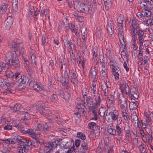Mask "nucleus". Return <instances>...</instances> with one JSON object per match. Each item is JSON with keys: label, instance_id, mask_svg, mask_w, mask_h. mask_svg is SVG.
I'll list each match as a JSON object with an SVG mask.
<instances>
[{"label": "nucleus", "instance_id": "f257e3e1", "mask_svg": "<svg viewBox=\"0 0 153 153\" xmlns=\"http://www.w3.org/2000/svg\"><path fill=\"white\" fill-rule=\"evenodd\" d=\"M93 97L90 96L87 97V93L86 91H85L84 94L83 92L82 93V100L78 99L77 101H79L84 104H85L93 113H94L100 106L101 100L100 97L97 95L95 96L94 95V97Z\"/></svg>", "mask_w": 153, "mask_h": 153}, {"label": "nucleus", "instance_id": "f03ea898", "mask_svg": "<svg viewBox=\"0 0 153 153\" xmlns=\"http://www.w3.org/2000/svg\"><path fill=\"white\" fill-rule=\"evenodd\" d=\"M35 127L36 128L34 132L32 129L30 128L25 130L24 128H20V131L23 134H27L30 137L35 139L37 141L40 142L39 140L41 139V132L43 131L46 133L49 130L50 127L46 123L44 125L43 128L41 125L39 123L36 124Z\"/></svg>", "mask_w": 153, "mask_h": 153}, {"label": "nucleus", "instance_id": "7ed1b4c3", "mask_svg": "<svg viewBox=\"0 0 153 153\" xmlns=\"http://www.w3.org/2000/svg\"><path fill=\"white\" fill-rule=\"evenodd\" d=\"M120 124V123L119 124H117L115 129L112 123L109 124L108 128V132L110 134L114 136H122L123 131L125 130L126 126H123Z\"/></svg>", "mask_w": 153, "mask_h": 153}, {"label": "nucleus", "instance_id": "20e7f679", "mask_svg": "<svg viewBox=\"0 0 153 153\" xmlns=\"http://www.w3.org/2000/svg\"><path fill=\"white\" fill-rule=\"evenodd\" d=\"M79 102L76 103V112L75 113L74 118L75 122H79L80 120V118L82 114H84L85 111V107L84 104L78 101Z\"/></svg>", "mask_w": 153, "mask_h": 153}, {"label": "nucleus", "instance_id": "39448f33", "mask_svg": "<svg viewBox=\"0 0 153 153\" xmlns=\"http://www.w3.org/2000/svg\"><path fill=\"white\" fill-rule=\"evenodd\" d=\"M60 82L65 88L69 90L71 88L72 85L70 82L69 77L66 71L64 72V76L61 77Z\"/></svg>", "mask_w": 153, "mask_h": 153}, {"label": "nucleus", "instance_id": "423d86ee", "mask_svg": "<svg viewBox=\"0 0 153 153\" xmlns=\"http://www.w3.org/2000/svg\"><path fill=\"white\" fill-rule=\"evenodd\" d=\"M31 144L28 140L23 138L20 136V153H26L27 149L26 147Z\"/></svg>", "mask_w": 153, "mask_h": 153}, {"label": "nucleus", "instance_id": "0eeeda50", "mask_svg": "<svg viewBox=\"0 0 153 153\" xmlns=\"http://www.w3.org/2000/svg\"><path fill=\"white\" fill-rule=\"evenodd\" d=\"M28 82L30 86L33 88L34 90L37 91H45V88L40 83L35 82L34 80L30 79L28 80Z\"/></svg>", "mask_w": 153, "mask_h": 153}, {"label": "nucleus", "instance_id": "6e6552de", "mask_svg": "<svg viewBox=\"0 0 153 153\" xmlns=\"http://www.w3.org/2000/svg\"><path fill=\"white\" fill-rule=\"evenodd\" d=\"M33 108L38 110L39 113L43 115H48L52 113L49 109H45L43 105H42L41 102L34 105Z\"/></svg>", "mask_w": 153, "mask_h": 153}, {"label": "nucleus", "instance_id": "1a4fd4ad", "mask_svg": "<svg viewBox=\"0 0 153 153\" xmlns=\"http://www.w3.org/2000/svg\"><path fill=\"white\" fill-rule=\"evenodd\" d=\"M9 63L5 64L3 62H0V73L1 71L5 67H7V66H10V62L15 67H16L19 63V61L18 57L17 59H16L14 60V59H10L9 60Z\"/></svg>", "mask_w": 153, "mask_h": 153}, {"label": "nucleus", "instance_id": "9d476101", "mask_svg": "<svg viewBox=\"0 0 153 153\" xmlns=\"http://www.w3.org/2000/svg\"><path fill=\"white\" fill-rule=\"evenodd\" d=\"M120 89L123 94L128 95L129 93V88L128 85V81H123L120 84Z\"/></svg>", "mask_w": 153, "mask_h": 153}, {"label": "nucleus", "instance_id": "9b49d317", "mask_svg": "<svg viewBox=\"0 0 153 153\" xmlns=\"http://www.w3.org/2000/svg\"><path fill=\"white\" fill-rule=\"evenodd\" d=\"M119 115V112L117 110H114L110 111L109 113V115L111 119L108 118L107 121L108 122H110L111 120L113 121H116L118 120Z\"/></svg>", "mask_w": 153, "mask_h": 153}, {"label": "nucleus", "instance_id": "f8f14e48", "mask_svg": "<svg viewBox=\"0 0 153 153\" xmlns=\"http://www.w3.org/2000/svg\"><path fill=\"white\" fill-rule=\"evenodd\" d=\"M74 9L78 12H82L85 4L84 3L79 1L78 0H76L74 1Z\"/></svg>", "mask_w": 153, "mask_h": 153}, {"label": "nucleus", "instance_id": "ddd939ff", "mask_svg": "<svg viewBox=\"0 0 153 153\" xmlns=\"http://www.w3.org/2000/svg\"><path fill=\"white\" fill-rule=\"evenodd\" d=\"M83 10L82 12H84L86 14H92L94 12V10L91 7V4L88 3V5L84 4Z\"/></svg>", "mask_w": 153, "mask_h": 153}, {"label": "nucleus", "instance_id": "4468645a", "mask_svg": "<svg viewBox=\"0 0 153 153\" xmlns=\"http://www.w3.org/2000/svg\"><path fill=\"white\" fill-rule=\"evenodd\" d=\"M144 116L146 117V121L147 124L149 125H151L152 123L151 117L153 116V114L152 113L149 111H145Z\"/></svg>", "mask_w": 153, "mask_h": 153}, {"label": "nucleus", "instance_id": "2eb2a0df", "mask_svg": "<svg viewBox=\"0 0 153 153\" xmlns=\"http://www.w3.org/2000/svg\"><path fill=\"white\" fill-rule=\"evenodd\" d=\"M121 111L122 113V115L125 120H127V115L126 110L127 108V104L121 105H120Z\"/></svg>", "mask_w": 153, "mask_h": 153}, {"label": "nucleus", "instance_id": "dca6fc26", "mask_svg": "<svg viewBox=\"0 0 153 153\" xmlns=\"http://www.w3.org/2000/svg\"><path fill=\"white\" fill-rule=\"evenodd\" d=\"M110 68H111L112 73L114 76V79L116 80L118 79L119 74L121 72L120 70L116 68L114 65H111Z\"/></svg>", "mask_w": 153, "mask_h": 153}, {"label": "nucleus", "instance_id": "f3484780", "mask_svg": "<svg viewBox=\"0 0 153 153\" xmlns=\"http://www.w3.org/2000/svg\"><path fill=\"white\" fill-rule=\"evenodd\" d=\"M102 69L100 72V75L102 79L107 78L106 65H101Z\"/></svg>", "mask_w": 153, "mask_h": 153}, {"label": "nucleus", "instance_id": "a211bd4d", "mask_svg": "<svg viewBox=\"0 0 153 153\" xmlns=\"http://www.w3.org/2000/svg\"><path fill=\"white\" fill-rule=\"evenodd\" d=\"M96 81H93L91 85V95L92 97H94V95L96 96L97 95L100 97V95L97 93V89L96 88Z\"/></svg>", "mask_w": 153, "mask_h": 153}, {"label": "nucleus", "instance_id": "6ab92c4d", "mask_svg": "<svg viewBox=\"0 0 153 153\" xmlns=\"http://www.w3.org/2000/svg\"><path fill=\"white\" fill-rule=\"evenodd\" d=\"M130 27L132 30V31L139 29V24L134 18H132Z\"/></svg>", "mask_w": 153, "mask_h": 153}, {"label": "nucleus", "instance_id": "aec40b11", "mask_svg": "<svg viewBox=\"0 0 153 153\" xmlns=\"http://www.w3.org/2000/svg\"><path fill=\"white\" fill-rule=\"evenodd\" d=\"M59 92L61 96L65 100L66 102H68L69 100L70 94L68 92H64L62 90H59Z\"/></svg>", "mask_w": 153, "mask_h": 153}, {"label": "nucleus", "instance_id": "412c9836", "mask_svg": "<svg viewBox=\"0 0 153 153\" xmlns=\"http://www.w3.org/2000/svg\"><path fill=\"white\" fill-rule=\"evenodd\" d=\"M90 75L93 81H95L97 75V71L95 66H92L90 70Z\"/></svg>", "mask_w": 153, "mask_h": 153}, {"label": "nucleus", "instance_id": "4be33fe9", "mask_svg": "<svg viewBox=\"0 0 153 153\" xmlns=\"http://www.w3.org/2000/svg\"><path fill=\"white\" fill-rule=\"evenodd\" d=\"M128 95L129 96V99L131 100L137 99L139 97V93L136 90L134 91H130Z\"/></svg>", "mask_w": 153, "mask_h": 153}, {"label": "nucleus", "instance_id": "5701e85b", "mask_svg": "<svg viewBox=\"0 0 153 153\" xmlns=\"http://www.w3.org/2000/svg\"><path fill=\"white\" fill-rule=\"evenodd\" d=\"M131 34L132 36H135L136 35H137L138 38H139L143 37L144 35V33L143 30L139 28L137 30L132 31Z\"/></svg>", "mask_w": 153, "mask_h": 153}, {"label": "nucleus", "instance_id": "b1692460", "mask_svg": "<svg viewBox=\"0 0 153 153\" xmlns=\"http://www.w3.org/2000/svg\"><path fill=\"white\" fill-rule=\"evenodd\" d=\"M21 120H23L25 123H27L28 121L30 119L29 114L27 112L23 113L21 115ZM21 121H22L21 120Z\"/></svg>", "mask_w": 153, "mask_h": 153}, {"label": "nucleus", "instance_id": "393cba45", "mask_svg": "<svg viewBox=\"0 0 153 153\" xmlns=\"http://www.w3.org/2000/svg\"><path fill=\"white\" fill-rule=\"evenodd\" d=\"M23 43V42H22V43H20V48L21 47L22 48L21 52L22 53V56L23 57V60L25 62V64L26 65L25 66H27L28 67V63L29 62L27 59L26 58V54H24L25 50L24 48H23L24 47V45Z\"/></svg>", "mask_w": 153, "mask_h": 153}, {"label": "nucleus", "instance_id": "a878e982", "mask_svg": "<svg viewBox=\"0 0 153 153\" xmlns=\"http://www.w3.org/2000/svg\"><path fill=\"white\" fill-rule=\"evenodd\" d=\"M64 42L65 46L69 51L71 50L74 48V44L72 42L66 40L65 41H64Z\"/></svg>", "mask_w": 153, "mask_h": 153}, {"label": "nucleus", "instance_id": "bb28decb", "mask_svg": "<svg viewBox=\"0 0 153 153\" xmlns=\"http://www.w3.org/2000/svg\"><path fill=\"white\" fill-rule=\"evenodd\" d=\"M11 46L13 48L14 51L16 55H18L19 54V44L16 42H13L10 44Z\"/></svg>", "mask_w": 153, "mask_h": 153}, {"label": "nucleus", "instance_id": "cd10ccee", "mask_svg": "<svg viewBox=\"0 0 153 153\" xmlns=\"http://www.w3.org/2000/svg\"><path fill=\"white\" fill-rule=\"evenodd\" d=\"M118 37L120 44H122V47L125 48L126 46L125 45L124 40V34L123 33H118Z\"/></svg>", "mask_w": 153, "mask_h": 153}, {"label": "nucleus", "instance_id": "c85d7f7f", "mask_svg": "<svg viewBox=\"0 0 153 153\" xmlns=\"http://www.w3.org/2000/svg\"><path fill=\"white\" fill-rule=\"evenodd\" d=\"M137 146L139 148L140 153H147L146 146L143 143L140 142L139 145L137 144Z\"/></svg>", "mask_w": 153, "mask_h": 153}, {"label": "nucleus", "instance_id": "c756f323", "mask_svg": "<svg viewBox=\"0 0 153 153\" xmlns=\"http://www.w3.org/2000/svg\"><path fill=\"white\" fill-rule=\"evenodd\" d=\"M92 54L93 56V59L94 60L97 59V57L98 56L97 51L98 49L97 46L96 45H94L92 47Z\"/></svg>", "mask_w": 153, "mask_h": 153}, {"label": "nucleus", "instance_id": "7c9ffc66", "mask_svg": "<svg viewBox=\"0 0 153 153\" xmlns=\"http://www.w3.org/2000/svg\"><path fill=\"white\" fill-rule=\"evenodd\" d=\"M13 65L10 62V66H7V67H6L7 69L5 71V76H7V78H10L11 77H12L13 76V74L11 72V71L10 70V67H11V65Z\"/></svg>", "mask_w": 153, "mask_h": 153}, {"label": "nucleus", "instance_id": "2f4dec72", "mask_svg": "<svg viewBox=\"0 0 153 153\" xmlns=\"http://www.w3.org/2000/svg\"><path fill=\"white\" fill-rule=\"evenodd\" d=\"M139 105L137 101L131 102L129 103V108L130 110H133L136 109Z\"/></svg>", "mask_w": 153, "mask_h": 153}, {"label": "nucleus", "instance_id": "473e14b6", "mask_svg": "<svg viewBox=\"0 0 153 153\" xmlns=\"http://www.w3.org/2000/svg\"><path fill=\"white\" fill-rule=\"evenodd\" d=\"M87 28L85 27H83L80 28L82 35V39L84 41H85L86 38L87 37V32L86 31Z\"/></svg>", "mask_w": 153, "mask_h": 153}, {"label": "nucleus", "instance_id": "72a5a7b5", "mask_svg": "<svg viewBox=\"0 0 153 153\" xmlns=\"http://www.w3.org/2000/svg\"><path fill=\"white\" fill-rule=\"evenodd\" d=\"M124 131L126 132L125 136L126 139H129L131 138V134L130 131V128L129 126L128 125L127 126L125 127V130Z\"/></svg>", "mask_w": 153, "mask_h": 153}, {"label": "nucleus", "instance_id": "f704fd0d", "mask_svg": "<svg viewBox=\"0 0 153 153\" xmlns=\"http://www.w3.org/2000/svg\"><path fill=\"white\" fill-rule=\"evenodd\" d=\"M46 100H49L50 102H56L57 101V98L55 94H53L50 97H46Z\"/></svg>", "mask_w": 153, "mask_h": 153}, {"label": "nucleus", "instance_id": "c9c22d12", "mask_svg": "<svg viewBox=\"0 0 153 153\" xmlns=\"http://www.w3.org/2000/svg\"><path fill=\"white\" fill-rule=\"evenodd\" d=\"M141 137L145 143L147 142L148 141L149 143V142L152 141L153 140V137L151 135H150V139H149L148 136L146 134Z\"/></svg>", "mask_w": 153, "mask_h": 153}, {"label": "nucleus", "instance_id": "e433bc0d", "mask_svg": "<svg viewBox=\"0 0 153 153\" xmlns=\"http://www.w3.org/2000/svg\"><path fill=\"white\" fill-rule=\"evenodd\" d=\"M88 146L87 143L85 142L83 143L81 145L80 148L81 153H85L88 150Z\"/></svg>", "mask_w": 153, "mask_h": 153}, {"label": "nucleus", "instance_id": "4c0bfd02", "mask_svg": "<svg viewBox=\"0 0 153 153\" xmlns=\"http://www.w3.org/2000/svg\"><path fill=\"white\" fill-rule=\"evenodd\" d=\"M62 140L61 139H57V141L58 142L57 144H59L60 146L62 147L63 148V146L65 145L66 144V143H67L68 142H69V140H68L67 138H65L60 143L59 142L61 141Z\"/></svg>", "mask_w": 153, "mask_h": 153}, {"label": "nucleus", "instance_id": "58836bf2", "mask_svg": "<svg viewBox=\"0 0 153 153\" xmlns=\"http://www.w3.org/2000/svg\"><path fill=\"white\" fill-rule=\"evenodd\" d=\"M105 5V9L106 10H108L111 6V0H103Z\"/></svg>", "mask_w": 153, "mask_h": 153}, {"label": "nucleus", "instance_id": "ea45409f", "mask_svg": "<svg viewBox=\"0 0 153 153\" xmlns=\"http://www.w3.org/2000/svg\"><path fill=\"white\" fill-rule=\"evenodd\" d=\"M8 5L6 3H3L1 5L0 7V13L4 14L7 11V8Z\"/></svg>", "mask_w": 153, "mask_h": 153}, {"label": "nucleus", "instance_id": "a19ab883", "mask_svg": "<svg viewBox=\"0 0 153 153\" xmlns=\"http://www.w3.org/2000/svg\"><path fill=\"white\" fill-rule=\"evenodd\" d=\"M114 94L113 96L112 95H110L108 97V104L107 105V106L108 107V105H113L115 102L116 99L114 98Z\"/></svg>", "mask_w": 153, "mask_h": 153}, {"label": "nucleus", "instance_id": "79ce46f5", "mask_svg": "<svg viewBox=\"0 0 153 153\" xmlns=\"http://www.w3.org/2000/svg\"><path fill=\"white\" fill-rule=\"evenodd\" d=\"M18 0H13L12 5L13 7V10L14 12H16L17 11L18 6Z\"/></svg>", "mask_w": 153, "mask_h": 153}, {"label": "nucleus", "instance_id": "37998d69", "mask_svg": "<svg viewBox=\"0 0 153 153\" xmlns=\"http://www.w3.org/2000/svg\"><path fill=\"white\" fill-rule=\"evenodd\" d=\"M131 121L132 122L135 123H137V126L138 128L139 127L138 119L137 116L136 114L133 115L131 116Z\"/></svg>", "mask_w": 153, "mask_h": 153}, {"label": "nucleus", "instance_id": "c03bdc74", "mask_svg": "<svg viewBox=\"0 0 153 153\" xmlns=\"http://www.w3.org/2000/svg\"><path fill=\"white\" fill-rule=\"evenodd\" d=\"M142 12L143 14V17L145 16L149 17L151 14V12L147 9H143L142 10Z\"/></svg>", "mask_w": 153, "mask_h": 153}, {"label": "nucleus", "instance_id": "a18cd8bd", "mask_svg": "<svg viewBox=\"0 0 153 153\" xmlns=\"http://www.w3.org/2000/svg\"><path fill=\"white\" fill-rule=\"evenodd\" d=\"M144 47H139L138 58L141 61H143V50Z\"/></svg>", "mask_w": 153, "mask_h": 153}, {"label": "nucleus", "instance_id": "49530a36", "mask_svg": "<svg viewBox=\"0 0 153 153\" xmlns=\"http://www.w3.org/2000/svg\"><path fill=\"white\" fill-rule=\"evenodd\" d=\"M26 79V77L24 75L22 76L20 80L21 79V82L20 83V87L22 86V84H24V85L23 86V87L21 88V89H24L25 88V80Z\"/></svg>", "mask_w": 153, "mask_h": 153}, {"label": "nucleus", "instance_id": "de8ad7c7", "mask_svg": "<svg viewBox=\"0 0 153 153\" xmlns=\"http://www.w3.org/2000/svg\"><path fill=\"white\" fill-rule=\"evenodd\" d=\"M97 126H97L96 123L93 122L89 123L88 126V128L93 130H94Z\"/></svg>", "mask_w": 153, "mask_h": 153}, {"label": "nucleus", "instance_id": "09e8293b", "mask_svg": "<svg viewBox=\"0 0 153 153\" xmlns=\"http://www.w3.org/2000/svg\"><path fill=\"white\" fill-rule=\"evenodd\" d=\"M105 151V148L101 144L99 145L97 149V153H104Z\"/></svg>", "mask_w": 153, "mask_h": 153}, {"label": "nucleus", "instance_id": "8fccbe9b", "mask_svg": "<svg viewBox=\"0 0 153 153\" xmlns=\"http://www.w3.org/2000/svg\"><path fill=\"white\" fill-rule=\"evenodd\" d=\"M105 108L101 107L99 109V114L101 117H104L105 115Z\"/></svg>", "mask_w": 153, "mask_h": 153}, {"label": "nucleus", "instance_id": "3c124183", "mask_svg": "<svg viewBox=\"0 0 153 153\" xmlns=\"http://www.w3.org/2000/svg\"><path fill=\"white\" fill-rule=\"evenodd\" d=\"M117 22L119 25L122 26L123 24V22L124 20L123 16L120 15L117 18Z\"/></svg>", "mask_w": 153, "mask_h": 153}, {"label": "nucleus", "instance_id": "603ef678", "mask_svg": "<svg viewBox=\"0 0 153 153\" xmlns=\"http://www.w3.org/2000/svg\"><path fill=\"white\" fill-rule=\"evenodd\" d=\"M144 23L148 26H152L153 25V18H150L144 21Z\"/></svg>", "mask_w": 153, "mask_h": 153}, {"label": "nucleus", "instance_id": "864d4df0", "mask_svg": "<svg viewBox=\"0 0 153 153\" xmlns=\"http://www.w3.org/2000/svg\"><path fill=\"white\" fill-rule=\"evenodd\" d=\"M71 28L70 30L71 31L75 33V35H76L78 33V30L77 28H76L75 26L72 24H71Z\"/></svg>", "mask_w": 153, "mask_h": 153}, {"label": "nucleus", "instance_id": "5fc2aeb1", "mask_svg": "<svg viewBox=\"0 0 153 153\" xmlns=\"http://www.w3.org/2000/svg\"><path fill=\"white\" fill-rule=\"evenodd\" d=\"M69 74L71 79L77 77L74 69L73 68L69 70Z\"/></svg>", "mask_w": 153, "mask_h": 153}, {"label": "nucleus", "instance_id": "6e6d98bb", "mask_svg": "<svg viewBox=\"0 0 153 153\" xmlns=\"http://www.w3.org/2000/svg\"><path fill=\"white\" fill-rule=\"evenodd\" d=\"M77 136L79 138L83 140H85L86 138L85 134L82 132H77Z\"/></svg>", "mask_w": 153, "mask_h": 153}, {"label": "nucleus", "instance_id": "4d7b16f0", "mask_svg": "<svg viewBox=\"0 0 153 153\" xmlns=\"http://www.w3.org/2000/svg\"><path fill=\"white\" fill-rule=\"evenodd\" d=\"M138 42L139 45V47H144L143 43L145 40L143 38V36L138 38Z\"/></svg>", "mask_w": 153, "mask_h": 153}, {"label": "nucleus", "instance_id": "13d9d810", "mask_svg": "<svg viewBox=\"0 0 153 153\" xmlns=\"http://www.w3.org/2000/svg\"><path fill=\"white\" fill-rule=\"evenodd\" d=\"M119 102L120 103V105L127 104L126 99L123 96L122 97H120L119 99Z\"/></svg>", "mask_w": 153, "mask_h": 153}, {"label": "nucleus", "instance_id": "bf43d9fd", "mask_svg": "<svg viewBox=\"0 0 153 153\" xmlns=\"http://www.w3.org/2000/svg\"><path fill=\"white\" fill-rule=\"evenodd\" d=\"M94 129V133L96 136L99 137L100 135V127L99 126H98L96 127V128Z\"/></svg>", "mask_w": 153, "mask_h": 153}, {"label": "nucleus", "instance_id": "052dcab7", "mask_svg": "<svg viewBox=\"0 0 153 153\" xmlns=\"http://www.w3.org/2000/svg\"><path fill=\"white\" fill-rule=\"evenodd\" d=\"M74 16L76 19L80 22H82L83 19L84 18L83 17L78 15L76 13H74Z\"/></svg>", "mask_w": 153, "mask_h": 153}, {"label": "nucleus", "instance_id": "680f3d73", "mask_svg": "<svg viewBox=\"0 0 153 153\" xmlns=\"http://www.w3.org/2000/svg\"><path fill=\"white\" fill-rule=\"evenodd\" d=\"M139 4L141 7L143 8L144 9L147 8V3L144 1H140L139 2Z\"/></svg>", "mask_w": 153, "mask_h": 153}, {"label": "nucleus", "instance_id": "e2e57ef3", "mask_svg": "<svg viewBox=\"0 0 153 153\" xmlns=\"http://www.w3.org/2000/svg\"><path fill=\"white\" fill-rule=\"evenodd\" d=\"M64 25V22H59L57 29L58 31L60 33L61 31V30H62L63 26Z\"/></svg>", "mask_w": 153, "mask_h": 153}, {"label": "nucleus", "instance_id": "0e129e2a", "mask_svg": "<svg viewBox=\"0 0 153 153\" xmlns=\"http://www.w3.org/2000/svg\"><path fill=\"white\" fill-rule=\"evenodd\" d=\"M30 57L31 59L32 63L33 64H34L35 65H36V61L35 59L36 56L35 55L34 53L31 54Z\"/></svg>", "mask_w": 153, "mask_h": 153}, {"label": "nucleus", "instance_id": "69168bd1", "mask_svg": "<svg viewBox=\"0 0 153 153\" xmlns=\"http://www.w3.org/2000/svg\"><path fill=\"white\" fill-rule=\"evenodd\" d=\"M106 27L108 33L110 35H112L114 33V27H110L109 26H107Z\"/></svg>", "mask_w": 153, "mask_h": 153}, {"label": "nucleus", "instance_id": "338daca9", "mask_svg": "<svg viewBox=\"0 0 153 153\" xmlns=\"http://www.w3.org/2000/svg\"><path fill=\"white\" fill-rule=\"evenodd\" d=\"M100 61L101 63V65H106V62H105V59L103 56H102L101 57Z\"/></svg>", "mask_w": 153, "mask_h": 153}, {"label": "nucleus", "instance_id": "774afa93", "mask_svg": "<svg viewBox=\"0 0 153 153\" xmlns=\"http://www.w3.org/2000/svg\"><path fill=\"white\" fill-rule=\"evenodd\" d=\"M13 19L11 16H9L7 19V23L12 25L13 23Z\"/></svg>", "mask_w": 153, "mask_h": 153}]
</instances>
